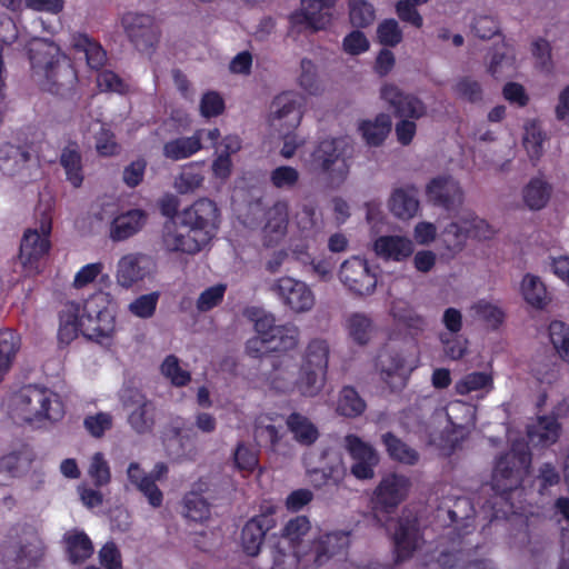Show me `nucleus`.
I'll list each match as a JSON object with an SVG mask.
<instances>
[{
  "mask_svg": "<svg viewBox=\"0 0 569 569\" xmlns=\"http://www.w3.org/2000/svg\"><path fill=\"white\" fill-rule=\"evenodd\" d=\"M220 211L209 198H200L183 208L176 221H164L159 236L160 249L167 254L194 256L214 237Z\"/></svg>",
  "mask_w": 569,
  "mask_h": 569,
  "instance_id": "nucleus-1",
  "label": "nucleus"
},
{
  "mask_svg": "<svg viewBox=\"0 0 569 569\" xmlns=\"http://www.w3.org/2000/svg\"><path fill=\"white\" fill-rule=\"evenodd\" d=\"M41 47L29 50L33 76L43 91L60 97L68 96L78 83L72 62L60 53L59 48L46 43Z\"/></svg>",
  "mask_w": 569,
  "mask_h": 569,
  "instance_id": "nucleus-2",
  "label": "nucleus"
},
{
  "mask_svg": "<svg viewBox=\"0 0 569 569\" xmlns=\"http://www.w3.org/2000/svg\"><path fill=\"white\" fill-rule=\"evenodd\" d=\"M353 153V144L347 138H327L312 150L310 163L327 187L338 189L349 177Z\"/></svg>",
  "mask_w": 569,
  "mask_h": 569,
  "instance_id": "nucleus-3",
  "label": "nucleus"
},
{
  "mask_svg": "<svg viewBox=\"0 0 569 569\" xmlns=\"http://www.w3.org/2000/svg\"><path fill=\"white\" fill-rule=\"evenodd\" d=\"M257 337L248 340L247 351L259 358L267 352H287L299 342V329L292 323L276 325L271 313H262L254 319Z\"/></svg>",
  "mask_w": 569,
  "mask_h": 569,
  "instance_id": "nucleus-4",
  "label": "nucleus"
},
{
  "mask_svg": "<svg viewBox=\"0 0 569 569\" xmlns=\"http://www.w3.org/2000/svg\"><path fill=\"white\" fill-rule=\"evenodd\" d=\"M18 415L24 422L59 421L64 416L60 396L46 387L24 386L17 397Z\"/></svg>",
  "mask_w": 569,
  "mask_h": 569,
  "instance_id": "nucleus-5",
  "label": "nucleus"
},
{
  "mask_svg": "<svg viewBox=\"0 0 569 569\" xmlns=\"http://www.w3.org/2000/svg\"><path fill=\"white\" fill-rule=\"evenodd\" d=\"M303 98L292 91L278 94L271 103V126L284 139L280 151L286 159L293 157L298 143L291 133L299 127L302 119Z\"/></svg>",
  "mask_w": 569,
  "mask_h": 569,
  "instance_id": "nucleus-6",
  "label": "nucleus"
},
{
  "mask_svg": "<svg viewBox=\"0 0 569 569\" xmlns=\"http://www.w3.org/2000/svg\"><path fill=\"white\" fill-rule=\"evenodd\" d=\"M531 453L527 449L512 448L498 457L491 478V488L497 496L509 500V495L518 489L528 475Z\"/></svg>",
  "mask_w": 569,
  "mask_h": 569,
  "instance_id": "nucleus-7",
  "label": "nucleus"
},
{
  "mask_svg": "<svg viewBox=\"0 0 569 569\" xmlns=\"http://www.w3.org/2000/svg\"><path fill=\"white\" fill-rule=\"evenodd\" d=\"M83 317L88 321L86 339L101 342L111 338L116 329V302L111 293L98 290L83 302Z\"/></svg>",
  "mask_w": 569,
  "mask_h": 569,
  "instance_id": "nucleus-8",
  "label": "nucleus"
},
{
  "mask_svg": "<svg viewBox=\"0 0 569 569\" xmlns=\"http://www.w3.org/2000/svg\"><path fill=\"white\" fill-rule=\"evenodd\" d=\"M119 400L127 412V422L138 435L152 432L157 419V406L138 387L126 385L119 391Z\"/></svg>",
  "mask_w": 569,
  "mask_h": 569,
  "instance_id": "nucleus-9",
  "label": "nucleus"
},
{
  "mask_svg": "<svg viewBox=\"0 0 569 569\" xmlns=\"http://www.w3.org/2000/svg\"><path fill=\"white\" fill-rule=\"evenodd\" d=\"M410 488L411 481L405 475L391 472L383 476L371 497L375 518L379 519V515L395 513L408 497Z\"/></svg>",
  "mask_w": 569,
  "mask_h": 569,
  "instance_id": "nucleus-10",
  "label": "nucleus"
},
{
  "mask_svg": "<svg viewBox=\"0 0 569 569\" xmlns=\"http://www.w3.org/2000/svg\"><path fill=\"white\" fill-rule=\"evenodd\" d=\"M51 216L43 213L40 219L39 229H28L24 231L20 243L19 258L26 270L39 272V262L49 253L51 248Z\"/></svg>",
  "mask_w": 569,
  "mask_h": 569,
  "instance_id": "nucleus-11",
  "label": "nucleus"
},
{
  "mask_svg": "<svg viewBox=\"0 0 569 569\" xmlns=\"http://www.w3.org/2000/svg\"><path fill=\"white\" fill-rule=\"evenodd\" d=\"M121 23L128 40L139 52L150 53L156 49L161 31L153 16L127 12Z\"/></svg>",
  "mask_w": 569,
  "mask_h": 569,
  "instance_id": "nucleus-12",
  "label": "nucleus"
},
{
  "mask_svg": "<svg viewBox=\"0 0 569 569\" xmlns=\"http://www.w3.org/2000/svg\"><path fill=\"white\" fill-rule=\"evenodd\" d=\"M277 507L270 502L260 506V512L250 518L241 530L240 543L243 552L256 557L261 550L267 532L277 526Z\"/></svg>",
  "mask_w": 569,
  "mask_h": 569,
  "instance_id": "nucleus-13",
  "label": "nucleus"
},
{
  "mask_svg": "<svg viewBox=\"0 0 569 569\" xmlns=\"http://www.w3.org/2000/svg\"><path fill=\"white\" fill-rule=\"evenodd\" d=\"M339 279L350 293L359 297L372 295L378 281L377 273L370 268L368 261L358 256L342 262Z\"/></svg>",
  "mask_w": 569,
  "mask_h": 569,
  "instance_id": "nucleus-14",
  "label": "nucleus"
},
{
  "mask_svg": "<svg viewBox=\"0 0 569 569\" xmlns=\"http://www.w3.org/2000/svg\"><path fill=\"white\" fill-rule=\"evenodd\" d=\"M426 198L433 207L451 212L462 204L463 191L451 176H438L427 183Z\"/></svg>",
  "mask_w": 569,
  "mask_h": 569,
  "instance_id": "nucleus-15",
  "label": "nucleus"
},
{
  "mask_svg": "<svg viewBox=\"0 0 569 569\" xmlns=\"http://www.w3.org/2000/svg\"><path fill=\"white\" fill-rule=\"evenodd\" d=\"M273 290L283 306L296 313L311 310L315 305V295L309 286L291 277L277 280Z\"/></svg>",
  "mask_w": 569,
  "mask_h": 569,
  "instance_id": "nucleus-16",
  "label": "nucleus"
},
{
  "mask_svg": "<svg viewBox=\"0 0 569 569\" xmlns=\"http://www.w3.org/2000/svg\"><path fill=\"white\" fill-rule=\"evenodd\" d=\"M380 98L392 109L395 117L418 120L427 113L425 103L415 94L403 92L393 83H385Z\"/></svg>",
  "mask_w": 569,
  "mask_h": 569,
  "instance_id": "nucleus-17",
  "label": "nucleus"
},
{
  "mask_svg": "<svg viewBox=\"0 0 569 569\" xmlns=\"http://www.w3.org/2000/svg\"><path fill=\"white\" fill-rule=\"evenodd\" d=\"M420 539L418 518L412 516L400 517L392 535L396 563L410 559L417 550Z\"/></svg>",
  "mask_w": 569,
  "mask_h": 569,
  "instance_id": "nucleus-18",
  "label": "nucleus"
},
{
  "mask_svg": "<svg viewBox=\"0 0 569 569\" xmlns=\"http://www.w3.org/2000/svg\"><path fill=\"white\" fill-rule=\"evenodd\" d=\"M346 447L355 460L351 475L359 480H369L375 476V468L379 463V456L375 448L356 435L346 437Z\"/></svg>",
  "mask_w": 569,
  "mask_h": 569,
  "instance_id": "nucleus-19",
  "label": "nucleus"
},
{
  "mask_svg": "<svg viewBox=\"0 0 569 569\" xmlns=\"http://www.w3.org/2000/svg\"><path fill=\"white\" fill-rule=\"evenodd\" d=\"M349 543L348 532H328L312 541L308 556L311 557L312 565L319 568L326 565L332 557L346 552Z\"/></svg>",
  "mask_w": 569,
  "mask_h": 569,
  "instance_id": "nucleus-20",
  "label": "nucleus"
},
{
  "mask_svg": "<svg viewBox=\"0 0 569 569\" xmlns=\"http://www.w3.org/2000/svg\"><path fill=\"white\" fill-rule=\"evenodd\" d=\"M337 0H302L303 8L290 16L293 26L307 24L312 30H322L331 21L330 10Z\"/></svg>",
  "mask_w": 569,
  "mask_h": 569,
  "instance_id": "nucleus-21",
  "label": "nucleus"
},
{
  "mask_svg": "<svg viewBox=\"0 0 569 569\" xmlns=\"http://www.w3.org/2000/svg\"><path fill=\"white\" fill-rule=\"evenodd\" d=\"M154 269L152 258L143 253H131L122 257L118 263L117 281L123 288H130L136 282L150 276Z\"/></svg>",
  "mask_w": 569,
  "mask_h": 569,
  "instance_id": "nucleus-22",
  "label": "nucleus"
},
{
  "mask_svg": "<svg viewBox=\"0 0 569 569\" xmlns=\"http://www.w3.org/2000/svg\"><path fill=\"white\" fill-rule=\"evenodd\" d=\"M445 232L446 234H452L457 244L462 243L468 238L486 240L493 234L491 226L473 213H468L466 217L450 222Z\"/></svg>",
  "mask_w": 569,
  "mask_h": 569,
  "instance_id": "nucleus-23",
  "label": "nucleus"
},
{
  "mask_svg": "<svg viewBox=\"0 0 569 569\" xmlns=\"http://www.w3.org/2000/svg\"><path fill=\"white\" fill-rule=\"evenodd\" d=\"M378 369L383 382H386L391 391L401 390L408 379L406 370V360L397 351H385L378 357Z\"/></svg>",
  "mask_w": 569,
  "mask_h": 569,
  "instance_id": "nucleus-24",
  "label": "nucleus"
},
{
  "mask_svg": "<svg viewBox=\"0 0 569 569\" xmlns=\"http://www.w3.org/2000/svg\"><path fill=\"white\" fill-rule=\"evenodd\" d=\"M81 307L74 301L64 305L59 313L58 339L61 343L69 345L81 333L86 338L88 321L80 316Z\"/></svg>",
  "mask_w": 569,
  "mask_h": 569,
  "instance_id": "nucleus-25",
  "label": "nucleus"
},
{
  "mask_svg": "<svg viewBox=\"0 0 569 569\" xmlns=\"http://www.w3.org/2000/svg\"><path fill=\"white\" fill-rule=\"evenodd\" d=\"M375 252L383 260L396 262L406 261L412 256L413 242L405 236H380L373 243Z\"/></svg>",
  "mask_w": 569,
  "mask_h": 569,
  "instance_id": "nucleus-26",
  "label": "nucleus"
},
{
  "mask_svg": "<svg viewBox=\"0 0 569 569\" xmlns=\"http://www.w3.org/2000/svg\"><path fill=\"white\" fill-rule=\"evenodd\" d=\"M419 207L418 189L415 186L395 189L389 199V209L391 213L401 220H409L413 218L417 214Z\"/></svg>",
  "mask_w": 569,
  "mask_h": 569,
  "instance_id": "nucleus-27",
  "label": "nucleus"
},
{
  "mask_svg": "<svg viewBox=\"0 0 569 569\" xmlns=\"http://www.w3.org/2000/svg\"><path fill=\"white\" fill-rule=\"evenodd\" d=\"M147 214L141 209H131L117 216L110 224V238L123 241L138 233L144 226Z\"/></svg>",
  "mask_w": 569,
  "mask_h": 569,
  "instance_id": "nucleus-28",
  "label": "nucleus"
},
{
  "mask_svg": "<svg viewBox=\"0 0 569 569\" xmlns=\"http://www.w3.org/2000/svg\"><path fill=\"white\" fill-rule=\"evenodd\" d=\"M297 227L306 239L316 241L323 232L322 213L313 202H307L296 213Z\"/></svg>",
  "mask_w": 569,
  "mask_h": 569,
  "instance_id": "nucleus-29",
  "label": "nucleus"
},
{
  "mask_svg": "<svg viewBox=\"0 0 569 569\" xmlns=\"http://www.w3.org/2000/svg\"><path fill=\"white\" fill-rule=\"evenodd\" d=\"M202 130H197L190 137H180L167 141L162 148L164 158L178 161L196 154L202 149Z\"/></svg>",
  "mask_w": 569,
  "mask_h": 569,
  "instance_id": "nucleus-30",
  "label": "nucleus"
},
{
  "mask_svg": "<svg viewBox=\"0 0 569 569\" xmlns=\"http://www.w3.org/2000/svg\"><path fill=\"white\" fill-rule=\"evenodd\" d=\"M68 560L73 565L83 563L93 553V545L84 531L70 530L63 535Z\"/></svg>",
  "mask_w": 569,
  "mask_h": 569,
  "instance_id": "nucleus-31",
  "label": "nucleus"
},
{
  "mask_svg": "<svg viewBox=\"0 0 569 569\" xmlns=\"http://www.w3.org/2000/svg\"><path fill=\"white\" fill-rule=\"evenodd\" d=\"M392 128V121L389 114L379 113L373 120H362L358 130L366 143L370 147H379L387 139Z\"/></svg>",
  "mask_w": 569,
  "mask_h": 569,
  "instance_id": "nucleus-32",
  "label": "nucleus"
},
{
  "mask_svg": "<svg viewBox=\"0 0 569 569\" xmlns=\"http://www.w3.org/2000/svg\"><path fill=\"white\" fill-rule=\"evenodd\" d=\"M59 162L63 168L66 178L71 183V186L74 188L81 187L84 176L82 157L77 142H70L62 149Z\"/></svg>",
  "mask_w": 569,
  "mask_h": 569,
  "instance_id": "nucleus-33",
  "label": "nucleus"
},
{
  "mask_svg": "<svg viewBox=\"0 0 569 569\" xmlns=\"http://www.w3.org/2000/svg\"><path fill=\"white\" fill-rule=\"evenodd\" d=\"M517 70L515 49L506 43L496 47L488 67V72L495 78L512 77Z\"/></svg>",
  "mask_w": 569,
  "mask_h": 569,
  "instance_id": "nucleus-34",
  "label": "nucleus"
},
{
  "mask_svg": "<svg viewBox=\"0 0 569 569\" xmlns=\"http://www.w3.org/2000/svg\"><path fill=\"white\" fill-rule=\"evenodd\" d=\"M381 440L391 460L407 466H415L418 463L420 458L418 451L402 441L395 433L388 431L382 435Z\"/></svg>",
  "mask_w": 569,
  "mask_h": 569,
  "instance_id": "nucleus-35",
  "label": "nucleus"
},
{
  "mask_svg": "<svg viewBox=\"0 0 569 569\" xmlns=\"http://www.w3.org/2000/svg\"><path fill=\"white\" fill-rule=\"evenodd\" d=\"M264 232L271 240L278 241L287 233L289 223V206L286 201H277L266 213Z\"/></svg>",
  "mask_w": 569,
  "mask_h": 569,
  "instance_id": "nucleus-36",
  "label": "nucleus"
},
{
  "mask_svg": "<svg viewBox=\"0 0 569 569\" xmlns=\"http://www.w3.org/2000/svg\"><path fill=\"white\" fill-rule=\"evenodd\" d=\"M21 347L20 336L11 329L0 331V381L11 369Z\"/></svg>",
  "mask_w": 569,
  "mask_h": 569,
  "instance_id": "nucleus-37",
  "label": "nucleus"
},
{
  "mask_svg": "<svg viewBox=\"0 0 569 569\" xmlns=\"http://www.w3.org/2000/svg\"><path fill=\"white\" fill-rule=\"evenodd\" d=\"M73 47L77 51L83 52L86 56L87 64L91 69H100L107 61V52L102 46L87 36L86 33H78L73 36Z\"/></svg>",
  "mask_w": 569,
  "mask_h": 569,
  "instance_id": "nucleus-38",
  "label": "nucleus"
},
{
  "mask_svg": "<svg viewBox=\"0 0 569 569\" xmlns=\"http://www.w3.org/2000/svg\"><path fill=\"white\" fill-rule=\"evenodd\" d=\"M287 426L292 432L293 438L301 445L310 446L315 443L319 437L317 427L299 412L289 415Z\"/></svg>",
  "mask_w": 569,
  "mask_h": 569,
  "instance_id": "nucleus-39",
  "label": "nucleus"
},
{
  "mask_svg": "<svg viewBox=\"0 0 569 569\" xmlns=\"http://www.w3.org/2000/svg\"><path fill=\"white\" fill-rule=\"evenodd\" d=\"M311 523L306 516H297L290 519L281 530L278 541H282L286 547L298 549L303 537L310 531Z\"/></svg>",
  "mask_w": 569,
  "mask_h": 569,
  "instance_id": "nucleus-40",
  "label": "nucleus"
},
{
  "mask_svg": "<svg viewBox=\"0 0 569 569\" xmlns=\"http://www.w3.org/2000/svg\"><path fill=\"white\" fill-rule=\"evenodd\" d=\"M551 186L540 178L531 179L523 188L522 197L531 210L542 209L550 199Z\"/></svg>",
  "mask_w": 569,
  "mask_h": 569,
  "instance_id": "nucleus-41",
  "label": "nucleus"
},
{
  "mask_svg": "<svg viewBox=\"0 0 569 569\" xmlns=\"http://www.w3.org/2000/svg\"><path fill=\"white\" fill-rule=\"evenodd\" d=\"M366 408V401L353 387L346 386L341 389L337 403V412L340 416L356 418L361 416Z\"/></svg>",
  "mask_w": 569,
  "mask_h": 569,
  "instance_id": "nucleus-42",
  "label": "nucleus"
},
{
  "mask_svg": "<svg viewBox=\"0 0 569 569\" xmlns=\"http://www.w3.org/2000/svg\"><path fill=\"white\" fill-rule=\"evenodd\" d=\"M521 292L525 301L536 309H543L548 305L546 286L537 276L528 273L523 277Z\"/></svg>",
  "mask_w": 569,
  "mask_h": 569,
  "instance_id": "nucleus-43",
  "label": "nucleus"
},
{
  "mask_svg": "<svg viewBox=\"0 0 569 569\" xmlns=\"http://www.w3.org/2000/svg\"><path fill=\"white\" fill-rule=\"evenodd\" d=\"M327 372L301 365L300 375L296 381L299 392L305 397H315L322 389Z\"/></svg>",
  "mask_w": 569,
  "mask_h": 569,
  "instance_id": "nucleus-44",
  "label": "nucleus"
},
{
  "mask_svg": "<svg viewBox=\"0 0 569 569\" xmlns=\"http://www.w3.org/2000/svg\"><path fill=\"white\" fill-rule=\"evenodd\" d=\"M329 345L323 339H312L305 351L302 365L317 370H328Z\"/></svg>",
  "mask_w": 569,
  "mask_h": 569,
  "instance_id": "nucleus-45",
  "label": "nucleus"
},
{
  "mask_svg": "<svg viewBox=\"0 0 569 569\" xmlns=\"http://www.w3.org/2000/svg\"><path fill=\"white\" fill-rule=\"evenodd\" d=\"M349 337L359 346L369 342L372 331V320L365 313L355 312L347 319Z\"/></svg>",
  "mask_w": 569,
  "mask_h": 569,
  "instance_id": "nucleus-46",
  "label": "nucleus"
},
{
  "mask_svg": "<svg viewBox=\"0 0 569 569\" xmlns=\"http://www.w3.org/2000/svg\"><path fill=\"white\" fill-rule=\"evenodd\" d=\"M210 506L207 500L197 492H188L183 497V516L191 521L201 522L209 518Z\"/></svg>",
  "mask_w": 569,
  "mask_h": 569,
  "instance_id": "nucleus-47",
  "label": "nucleus"
},
{
  "mask_svg": "<svg viewBox=\"0 0 569 569\" xmlns=\"http://www.w3.org/2000/svg\"><path fill=\"white\" fill-rule=\"evenodd\" d=\"M272 565L270 569H298L301 557L298 550L277 541L271 548Z\"/></svg>",
  "mask_w": 569,
  "mask_h": 569,
  "instance_id": "nucleus-48",
  "label": "nucleus"
},
{
  "mask_svg": "<svg viewBox=\"0 0 569 569\" xmlns=\"http://www.w3.org/2000/svg\"><path fill=\"white\" fill-rule=\"evenodd\" d=\"M456 391L461 396H466L472 391L482 389H492L493 379L490 373L475 371L466 375L461 380L456 383Z\"/></svg>",
  "mask_w": 569,
  "mask_h": 569,
  "instance_id": "nucleus-49",
  "label": "nucleus"
},
{
  "mask_svg": "<svg viewBox=\"0 0 569 569\" xmlns=\"http://www.w3.org/2000/svg\"><path fill=\"white\" fill-rule=\"evenodd\" d=\"M160 371L176 387H184L191 380L190 372L180 367L179 359L174 355L164 358Z\"/></svg>",
  "mask_w": 569,
  "mask_h": 569,
  "instance_id": "nucleus-50",
  "label": "nucleus"
},
{
  "mask_svg": "<svg viewBox=\"0 0 569 569\" xmlns=\"http://www.w3.org/2000/svg\"><path fill=\"white\" fill-rule=\"evenodd\" d=\"M549 337L559 357L569 363V327L562 321L549 325Z\"/></svg>",
  "mask_w": 569,
  "mask_h": 569,
  "instance_id": "nucleus-51",
  "label": "nucleus"
},
{
  "mask_svg": "<svg viewBox=\"0 0 569 569\" xmlns=\"http://www.w3.org/2000/svg\"><path fill=\"white\" fill-rule=\"evenodd\" d=\"M376 18V11L371 3L365 0H352L350 2L349 19L356 28H367Z\"/></svg>",
  "mask_w": 569,
  "mask_h": 569,
  "instance_id": "nucleus-52",
  "label": "nucleus"
},
{
  "mask_svg": "<svg viewBox=\"0 0 569 569\" xmlns=\"http://www.w3.org/2000/svg\"><path fill=\"white\" fill-rule=\"evenodd\" d=\"M472 309L476 316L493 330L498 329L505 320V312L488 301L479 300L472 306Z\"/></svg>",
  "mask_w": 569,
  "mask_h": 569,
  "instance_id": "nucleus-53",
  "label": "nucleus"
},
{
  "mask_svg": "<svg viewBox=\"0 0 569 569\" xmlns=\"http://www.w3.org/2000/svg\"><path fill=\"white\" fill-rule=\"evenodd\" d=\"M236 468L241 472L251 473L258 467L259 458L256 450L244 442H239L233 452Z\"/></svg>",
  "mask_w": 569,
  "mask_h": 569,
  "instance_id": "nucleus-54",
  "label": "nucleus"
},
{
  "mask_svg": "<svg viewBox=\"0 0 569 569\" xmlns=\"http://www.w3.org/2000/svg\"><path fill=\"white\" fill-rule=\"evenodd\" d=\"M378 41L385 47H396L403 38L402 31L395 19H385L377 28Z\"/></svg>",
  "mask_w": 569,
  "mask_h": 569,
  "instance_id": "nucleus-55",
  "label": "nucleus"
},
{
  "mask_svg": "<svg viewBox=\"0 0 569 569\" xmlns=\"http://www.w3.org/2000/svg\"><path fill=\"white\" fill-rule=\"evenodd\" d=\"M453 90L456 94L470 103H477L482 100L483 91L481 84L471 77H461L456 82Z\"/></svg>",
  "mask_w": 569,
  "mask_h": 569,
  "instance_id": "nucleus-56",
  "label": "nucleus"
},
{
  "mask_svg": "<svg viewBox=\"0 0 569 569\" xmlns=\"http://www.w3.org/2000/svg\"><path fill=\"white\" fill-rule=\"evenodd\" d=\"M203 182V176L199 168L190 163L182 168L176 186L180 193L192 192L198 189Z\"/></svg>",
  "mask_w": 569,
  "mask_h": 569,
  "instance_id": "nucleus-57",
  "label": "nucleus"
},
{
  "mask_svg": "<svg viewBox=\"0 0 569 569\" xmlns=\"http://www.w3.org/2000/svg\"><path fill=\"white\" fill-rule=\"evenodd\" d=\"M159 300V292H150L147 295H142L134 299L129 305V310L132 315L142 318L148 319L151 318L157 309Z\"/></svg>",
  "mask_w": 569,
  "mask_h": 569,
  "instance_id": "nucleus-58",
  "label": "nucleus"
},
{
  "mask_svg": "<svg viewBox=\"0 0 569 569\" xmlns=\"http://www.w3.org/2000/svg\"><path fill=\"white\" fill-rule=\"evenodd\" d=\"M226 103L221 94L217 91H207L200 100V113L203 118H216L223 113Z\"/></svg>",
  "mask_w": 569,
  "mask_h": 569,
  "instance_id": "nucleus-59",
  "label": "nucleus"
},
{
  "mask_svg": "<svg viewBox=\"0 0 569 569\" xmlns=\"http://www.w3.org/2000/svg\"><path fill=\"white\" fill-rule=\"evenodd\" d=\"M42 552L29 545H20L14 552L16 569H39Z\"/></svg>",
  "mask_w": 569,
  "mask_h": 569,
  "instance_id": "nucleus-60",
  "label": "nucleus"
},
{
  "mask_svg": "<svg viewBox=\"0 0 569 569\" xmlns=\"http://www.w3.org/2000/svg\"><path fill=\"white\" fill-rule=\"evenodd\" d=\"M270 181L278 189H291L299 181V172L290 166H280L270 173Z\"/></svg>",
  "mask_w": 569,
  "mask_h": 569,
  "instance_id": "nucleus-61",
  "label": "nucleus"
},
{
  "mask_svg": "<svg viewBox=\"0 0 569 569\" xmlns=\"http://www.w3.org/2000/svg\"><path fill=\"white\" fill-rule=\"evenodd\" d=\"M88 473L97 487H101L110 482V468L103 453L96 452L93 455Z\"/></svg>",
  "mask_w": 569,
  "mask_h": 569,
  "instance_id": "nucleus-62",
  "label": "nucleus"
},
{
  "mask_svg": "<svg viewBox=\"0 0 569 569\" xmlns=\"http://www.w3.org/2000/svg\"><path fill=\"white\" fill-rule=\"evenodd\" d=\"M299 84L310 94H317L320 91V83L317 77L316 66L309 59L301 60V74Z\"/></svg>",
  "mask_w": 569,
  "mask_h": 569,
  "instance_id": "nucleus-63",
  "label": "nucleus"
},
{
  "mask_svg": "<svg viewBox=\"0 0 569 569\" xmlns=\"http://www.w3.org/2000/svg\"><path fill=\"white\" fill-rule=\"evenodd\" d=\"M147 169V161L143 158H138L134 161H131L128 166L124 167L122 172V181L129 188L138 187L144 178Z\"/></svg>",
  "mask_w": 569,
  "mask_h": 569,
  "instance_id": "nucleus-64",
  "label": "nucleus"
}]
</instances>
